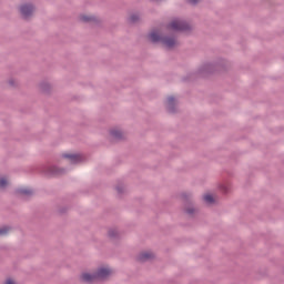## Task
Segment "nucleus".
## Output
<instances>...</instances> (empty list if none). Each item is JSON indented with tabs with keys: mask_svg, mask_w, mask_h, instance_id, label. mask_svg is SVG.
Here are the masks:
<instances>
[{
	"mask_svg": "<svg viewBox=\"0 0 284 284\" xmlns=\"http://www.w3.org/2000/svg\"><path fill=\"white\" fill-rule=\"evenodd\" d=\"M109 276H112V270L109 267H101L95 274L83 273L81 278L84 283H97V281H105Z\"/></svg>",
	"mask_w": 284,
	"mask_h": 284,
	"instance_id": "1",
	"label": "nucleus"
},
{
	"mask_svg": "<svg viewBox=\"0 0 284 284\" xmlns=\"http://www.w3.org/2000/svg\"><path fill=\"white\" fill-rule=\"evenodd\" d=\"M149 39L153 42V43H158V41H162V43L166 47V48H174V45H176V40H174L173 38H163L161 37V34H159V31H153L149 34Z\"/></svg>",
	"mask_w": 284,
	"mask_h": 284,
	"instance_id": "2",
	"label": "nucleus"
},
{
	"mask_svg": "<svg viewBox=\"0 0 284 284\" xmlns=\"http://www.w3.org/2000/svg\"><path fill=\"white\" fill-rule=\"evenodd\" d=\"M169 30H173L174 32H181L183 30H190V24L186 22H183L181 20H173L169 24Z\"/></svg>",
	"mask_w": 284,
	"mask_h": 284,
	"instance_id": "3",
	"label": "nucleus"
},
{
	"mask_svg": "<svg viewBox=\"0 0 284 284\" xmlns=\"http://www.w3.org/2000/svg\"><path fill=\"white\" fill-rule=\"evenodd\" d=\"M21 14L24 19H28V17L32 16V12H34V7L32 4H23L20 8Z\"/></svg>",
	"mask_w": 284,
	"mask_h": 284,
	"instance_id": "4",
	"label": "nucleus"
},
{
	"mask_svg": "<svg viewBox=\"0 0 284 284\" xmlns=\"http://www.w3.org/2000/svg\"><path fill=\"white\" fill-rule=\"evenodd\" d=\"M150 258H154V253L152 252H143L139 255V261H150Z\"/></svg>",
	"mask_w": 284,
	"mask_h": 284,
	"instance_id": "5",
	"label": "nucleus"
},
{
	"mask_svg": "<svg viewBox=\"0 0 284 284\" xmlns=\"http://www.w3.org/2000/svg\"><path fill=\"white\" fill-rule=\"evenodd\" d=\"M64 159H69L71 163H79L82 158L78 154H64Z\"/></svg>",
	"mask_w": 284,
	"mask_h": 284,
	"instance_id": "6",
	"label": "nucleus"
},
{
	"mask_svg": "<svg viewBox=\"0 0 284 284\" xmlns=\"http://www.w3.org/2000/svg\"><path fill=\"white\" fill-rule=\"evenodd\" d=\"M18 192H19V194H24L26 196H30V194H32V190L29 187L19 189Z\"/></svg>",
	"mask_w": 284,
	"mask_h": 284,
	"instance_id": "7",
	"label": "nucleus"
},
{
	"mask_svg": "<svg viewBox=\"0 0 284 284\" xmlns=\"http://www.w3.org/2000/svg\"><path fill=\"white\" fill-rule=\"evenodd\" d=\"M111 135L113 136V139H121V136H123V133H121V131L119 130H113L111 131Z\"/></svg>",
	"mask_w": 284,
	"mask_h": 284,
	"instance_id": "8",
	"label": "nucleus"
},
{
	"mask_svg": "<svg viewBox=\"0 0 284 284\" xmlns=\"http://www.w3.org/2000/svg\"><path fill=\"white\" fill-rule=\"evenodd\" d=\"M204 201H205V203L212 204V203H214V196H212V194H205Z\"/></svg>",
	"mask_w": 284,
	"mask_h": 284,
	"instance_id": "9",
	"label": "nucleus"
},
{
	"mask_svg": "<svg viewBox=\"0 0 284 284\" xmlns=\"http://www.w3.org/2000/svg\"><path fill=\"white\" fill-rule=\"evenodd\" d=\"M80 19H81V21H84V23L94 21V17H90V16H81Z\"/></svg>",
	"mask_w": 284,
	"mask_h": 284,
	"instance_id": "10",
	"label": "nucleus"
},
{
	"mask_svg": "<svg viewBox=\"0 0 284 284\" xmlns=\"http://www.w3.org/2000/svg\"><path fill=\"white\" fill-rule=\"evenodd\" d=\"M8 232H10V229L4 226L0 229V236H6V234H8Z\"/></svg>",
	"mask_w": 284,
	"mask_h": 284,
	"instance_id": "11",
	"label": "nucleus"
},
{
	"mask_svg": "<svg viewBox=\"0 0 284 284\" xmlns=\"http://www.w3.org/2000/svg\"><path fill=\"white\" fill-rule=\"evenodd\" d=\"M8 185V180L6 178H0V189H3Z\"/></svg>",
	"mask_w": 284,
	"mask_h": 284,
	"instance_id": "12",
	"label": "nucleus"
},
{
	"mask_svg": "<svg viewBox=\"0 0 284 284\" xmlns=\"http://www.w3.org/2000/svg\"><path fill=\"white\" fill-rule=\"evenodd\" d=\"M172 105H174V98L170 97V98H168L169 110H172Z\"/></svg>",
	"mask_w": 284,
	"mask_h": 284,
	"instance_id": "13",
	"label": "nucleus"
},
{
	"mask_svg": "<svg viewBox=\"0 0 284 284\" xmlns=\"http://www.w3.org/2000/svg\"><path fill=\"white\" fill-rule=\"evenodd\" d=\"M131 21L134 23L135 21H138L139 20V16H131Z\"/></svg>",
	"mask_w": 284,
	"mask_h": 284,
	"instance_id": "14",
	"label": "nucleus"
},
{
	"mask_svg": "<svg viewBox=\"0 0 284 284\" xmlns=\"http://www.w3.org/2000/svg\"><path fill=\"white\" fill-rule=\"evenodd\" d=\"M6 284H17V283L14 282V280L9 278L7 280Z\"/></svg>",
	"mask_w": 284,
	"mask_h": 284,
	"instance_id": "15",
	"label": "nucleus"
},
{
	"mask_svg": "<svg viewBox=\"0 0 284 284\" xmlns=\"http://www.w3.org/2000/svg\"><path fill=\"white\" fill-rule=\"evenodd\" d=\"M200 0H189V2H191L193 6L199 3Z\"/></svg>",
	"mask_w": 284,
	"mask_h": 284,
	"instance_id": "16",
	"label": "nucleus"
},
{
	"mask_svg": "<svg viewBox=\"0 0 284 284\" xmlns=\"http://www.w3.org/2000/svg\"><path fill=\"white\" fill-rule=\"evenodd\" d=\"M53 174H58L57 172H54Z\"/></svg>",
	"mask_w": 284,
	"mask_h": 284,
	"instance_id": "17",
	"label": "nucleus"
}]
</instances>
